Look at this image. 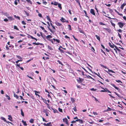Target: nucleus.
Listing matches in <instances>:
<instances>
[{"label": "nucleus", "mask_w": 126, "mask_h": 126, "mask_svg": "<svg viewBox=\"0 0 126 126\" xmlns=\"http://www.w3.org/2000/svg\"><path fill=\"white\" fill-rule=\"evenodd\" d=\"M26 1L28 3H29L30 4H32V2L30 0H26Z\"/></svg>", "instance_id": "cd10ccee"}, {"label": "nucleus", "mask_w": 126, "mask_h": 126, "mask_svg": "<svg viewBox=\"0 0 126 126\" xmlns=\"http://www.w3.org/2000/svg\"><path fill=\"white\" fill-rule=\"evenodd\" d=\"M14 96L15 97L16 99H18V96L15 93H14Z\"/></svg>", "instance_id": "5701e85b"}, {"label": "nucleus", "mask_w": 126, "mask_h": 126, "mask_svg": "<svg viewBox=\"0 0 126 126\" xmlns=\"http://www.w3.org/2000/svg\"><path fill=\"white\" fill-rule=\"evenodd\" d=\"M22 23L23 25H26V23L24 21H22L21 22Z\"/></svg>", "instance_id": "6e6d98bb"}, {"label": "nucleus", "mask_w": 126, "mask_h": 126, "mask_svg": "<svg viewBox=\"0 0 126 126\" xmlns=\"http://www.w3.org/2000/svg\"><path fill=\"white\" fill-rule=\"evenodd\" d=\"M6 49L7 50H9L10 49L9 48L8 46L7 45H6Z\"/></svg>", "instance_id": "79ce46f5"}, {"label": "nucleus", "mask_w": 126, "mask_h": 126, "mask_svg": "<svg viewBox=\"0 0 126 126\" xmlns=\"http://www.w3.org/2000/svg\"><path fill=\"white\" fill-rule=\"evenodd\" d=\"M46 17L47 19L50 22H51V20L49 16H47Z\"/></svg>", "instance_id": "a211bd4d"}, {"label": "nucleus", "mask_w": 126, "mask_h": 126, "mask_svg": "<svg viewBox=\"0 0 126 126\" xmlns=\"http://www.w3.org/2000/svg\"><path fill=\"white\" fill-rule=\"evenodd\" d=\"M16 57L20 60H22V57H21L19 55L16 56Z\"/></svg>", "instance_id": "72a5a7b5"}, {"label": "nucleus", "mask_w": 126, "mask_h": 126, "mask_svg": "<svg viewBox=\"0 0 126 126\" xmlns=\"http://www.w3.org/2000/svg\"><path fill=\"white\" fill-rule=\"evenodd\" d=\"M39 27L40 28H41L42 30H44L45 29H44V27H43L42 26H39Z\"/></svg>", "instance_id": "69168bd1"}, {"label": "nucleus", "mask_w": 126, "mask_h": 126, "mask_svg": "<svg viewBox=\"0 0 126 126\" xmlns=\"http://www.w3.org/2000/svg\"><path fill=\"white\" fill-rule=\"evenodd\" d=\"M73 38H74V39H75V40L76 41H77V42H78L79 41V40H78V39H77L75 37V36H74V35H73Z\"/></svg>", "instance_id": "3c124183"}, {"label": "nucleus", "mask_w": 126, "mask_h": 126, "mask_svg": "<svg viewBox=\"0 0 126 126\" xmlns=\"http://www.w3.org/2000/svg\"><path fill=\"white\" fill-rule=\"evenodd\" d=\"M106 92H108V93H111V92H110L109 90H108L106 88Z\"/></svg>", "instance_id": "a19ab883"}, {"label": "nucleus", "mask_w": 126, "mask_h": 126, "mask_svg": "<svg viewBox=\"0 0 126 126\" xmlns=\"http://www.w3.org/2000/svg\"><path fill=\"white\" fill-rule=\"evenodd\" d=\"M6 97L9 100H10L11 99L10 97L7 94L6 95Z\"/></svg>", "instance_id": "473e14b6"}, {"label": "nucleus", "mask_w": 126, "mask_h": 126, "mask_svg": "<svg viewBox=\"0 0 126 126\" xmlns=\"http://www.w3.org/2000/svg\"><path fill=\"white\" fill-rule=\"evenodd\" d=\"M46 104L47 105V108L49 109H50V106L49 104L47 103Z\"/></svg>", "instance_id": "c03bdc74"}, {"label": "nucleus", "mask_w": 126, "mask_h": 126, "mask_svg": "<svg viewBox=\"0 0 126 126\" xmlns=\"http://www.w3.org/2000/svg\"><path fill=\"white\" fill-rule=\"evenodd\" d=\"M100 65L103 68H105L107 69H108V71H109V72H110L112 73H115V72L114 71H113L112 70L108 69L107 66H104L101 64H100Z\"/></svg>", "instance_id": "f257e3e1"}, {"label": "nucleus", "mask_w": 126, "mask_h": 126, "mask_svg": "<svg viewBox=\"0 0 126 126\" xmlns=\"http://www.w3.org/2000/svg\"><path fill=\"white\" fill-rule=\"evenodd\" d=\"M94 74L95 75H97V76H98L99 77L101 78V79H103L101 77V76L99 75L100 74L99 73H98V74H97L96 73H94Z\"/></svg>", "instance_id": "412c9836"}, {"label": "nucleus", "mask_w": 126, "mask_h": 126, "mask_svg": "<svg viewBox=\"0 0 126 126\" xmlns=\"http://www.w3.org/2000/svg\"><path fill=\"white\" fill-rule=\"evenodd\" d=\"M59 3L56 1L54 2V5L55 6L57 5Z\"/></svg>", "instance_id": "58836bf2"}, {"label": "nucleus", "mask_w": 126, "mask_h": 126, "mask_svg": "<svg viewBox=\"0 0 126 126\" xmlns=\"http://www.w3.org/2000/svg\"><path fill=\"white\" fill-rule=\"evenodd\" d=\"M114 93L116 95H117L119 97H121L120 95L118 94L117 93H116V92H114Z\"/></svg>", "instance_id": "37998d69"}, {"label": "nucleus", "mask_w": 126, "mask_h": 126, "mask_svg": "<svg viewBox=\"0 0 126 126\" xmlns=\"http://www.w3.org/2000/svg\"><path fill=\"white\" fill-rule=\"evenodd\" d=\"M109 95L111 97L113 98H115L114 97L112 96L111 94H109Z\"/></svg>", "instance_id": "0e129e2a"}, {"label": "nucleus", "mask_w": 126, "mask_h": 126, "mask_svg": "<svg viewBox=\"0 0 126 126\" xmlns=\"http://www.w3.org/2000/svg\"><path fill=\"white\" fill-rule=\"evenodd\" d=\"M22 61V60H18L16 62V63L17 64L19 62Z\"/></svg>", "instance_id": "5fc2aeb1"}, {"label": "nucleus", "mask_w": 126, "mask_h": 126, "mask_svg": "<svg viewBox=\"0 0 126 126\" xmlns=\"http://www.w3.org/2000/svg\"><path fill=\"white\" fill-rule=\"evenodd\" d=\"M110 85L114 87L116 89L118 90V91L119 92H121V90L119 88H118L116 87L115 85L114 84H112V83H111L110 84Z\"/></svg>", "instance_id": "20e7f679"}, {"label": "nucleus", "mask_w": 126, "mask_h": 126, "mask_svg": "<svg viewBox=\"0 0 126 126\" xmlns=\"http://www.w3.org/2000/svg\"><path fill=\"white\" fill-rule=\"evenodd\" d=\"M87 77L88 78H89V79L90 78V79H94L91 77V76H90L89 75H88V76H87Z\"/></svg>", "instance_id": "4d7b16f0"}, {"label": "nucleus", "mask_w": 126, "mask_h": 126, "mask_svg": "<svg viewBox=\"0 0 126 126\" xmlns=\"http://www.w3.org/2000/svg\"><path fill=\"white\" fill-rule=\"evenodd\" d=\"M70 99L71 100V101L72 102V103L74 102H75V100L73 98L71 97Z\"/></svg>", "instance_id": "393cba45"}, {"label": "nucleus", "mask_w": 126, "mask_h": 126, "mask_svg": "<svg viewBox=\"0 0 126 126\" xmlns=\"http://www.w3.org/2000/svg\"><path fill=\"white\" fill-rule=\"evenodd\" d=\"M58 49L60 50V52L61 53H64V51L63 50L61 49L60 48H58Z\"/></svg>", "instance_id": "7c9ffc66"}, {"label": "nucleus", "mask_w": 126, "mask_h": 126, "mask_svg": "<svg viewBox=\"0 0 126 126\" xmlns=\"http://www.w3.org/2000/svg\"><path fill=\"white\" fill-rule=\"evenodd\" d=\"M91 49H92V50L93 51V52H94V51H95V50L94 49V48L93 47H92V46L91 47Z\"/></svg>", "instance_id": "e2e57ef3"}, {"label": "nucleus", "mask_w": 126, "mask_h": 126, "mask_svg": "<svg viewBox=\"0 0 126 126\" xmlns=\"http://www.w3.org/2000/svg\"><path fill=\"white\" fill-rule=\"evenodd\" d=\"M47 28H48V29H49V30L51 32L53 33H54V32L53 31H52L51 29L49 28V26H47Z\"/></svg>", "instance_id": "a878e982"}, {"label": "nucleus", "mask_w": 126, "mask_h": 126, "mask_svg": "<svg viewBox=\"0 0 126 126\" xmlns=\"http://www.w3.org/2000/svg\"><path fill=\"white\" fill-rule=\"evenodd\" d=\"M73 110H74L75 111H77V110L76 109V107L75 106L73 108Z\"/></svg>", "instance_id": "052dcab7"}, {"label": "nucleus", "mask_w": 126, "mask_h": 126, "mask_svg": "<svg viewBox=\"0 0 126 126\" xmlns=\"http://www.w3.org/2000/svg\"><path fill=\"white\" fill-rule=\"evenodd\" d=\"M14 29H15L16 30H19V29L17 28V27L16 26H14Z\"/></svg>", "instance_id": "e433bc0d"}, {"label": "nucleus", "mask_w": 126, "mask_h": 126, "mask_svg": "<svg viewBox=\"0 0 126 126\" xmlns=\"http://www.w3.org/2000/svg\"><path fill=\"white\" fill-rule=\"evenodd\" d=\"M43 102L45 103L46 104L47 103V100L46 99H43Z\"/></svg>", "instance_id": "864d4df0"}, {"label": "nucleus", "mask_w": 126, "mask_h": 126, "mask_svg": "<svg viewBox=\"0 0 126 126\" xmlns=\"http://www.w3.org/2000/svg\"><path fill=\"white\" fill-rule=\"evenodd\" d=\"M1 120H3L4 121H6V120L5 119V118L4 117H1Z\"/></svg>", "instance_id": "09e8293b"}, {"label": "nucleus", "mask_w": 126, "mask_h": 126, "mask_svg": "<svg viewBox=\"0 0 126 126\" xmlns=\"http://www.w3.org/2000/svg\"><path fill=\"white\" fill-rule=\"evenodd\" d=\"M63 122L65 123L67 125V126H69V123L68 121L66 118L63 119Z\"/></svg>", "instance_id": "7ed1b4c3"}, {"label": "nucleus", "mask_w": 126, "mask_h": 126, "mask_svg": "<svg viewBox=\"0 0 126 126\" xmlns=\"http://www.w3.org/2000/svg\"><path fill=\"white\" fill-rule=\"evenodd\" d=\"M95 36L96 37V38L99 41H100V37L97 35H95Z\"/></svg>", "instance_id": "aec40b11"}, {"label": "nucleus", "mask_w": 126, "mask_h": 126, "mask_svg": "<svg viewBox=\"0 0 126 126\" xmlns=\"http://www.w3.org/2000/svg\"><path fill=\"white\" fill-rule=\"evenodd\" d=\"M107 108L108 109L107 110V111H111L112 110V109L110 108L109 107H108Z\"/></svg>", "instance_id": "49530a36"}, {"label": "nucleus", "mask_w": 126, "mask_h": 126, "mask_svg": "<svg viewBox=\"0 0 126 126\" xmlns=\"http://www.w3.org/2000/svg\"><path fill=\"white\" fill-rule=\"evenodd\" d=\"M4 21L5 22H8V20L6 18L4 19Z\"/></svg>", "instance_id": "774afa93"}, {"label": "nucleus", "mask_w": 126, "mask_h": 126, "mask_svg": "<svg viewBox=\"0 0 126 126\" xmlns=\"http://www.w3.org/2000/svg\"><path fill=\"white\" fill-rule=\"evenodd\" d=\"M52 124L50 122L48 123L47 124V126H51V125H52Z\"/></svg>", "instance_id": "c9c22d12"}, {"label": "nucleus", "mask_w": 126, "mask_h": 126, "mask_svg": "<svg viewBox=\"0 0 126 126\" xmlns=\"http://www.w3.org/2000/svg\"><path fill=\"white\" fill-rule=\"evenodd\" d=\"M34 92H35V95H36V94H37V93H40V92H38L35 90L34 91Z\"/></svg>", "instance_id": "bf43d9fd"}, {"label": "nucleus", "mask_w": 126, "mask_h": 126, "mask_svg": "<svg viewBox=\"0 0 126 126\" xmlns=\"http://www.w3.org/2000/svg\"><path fill=\"white\" fill-rule=\"evenodd\" d=\"M7 17L9 19L11 20H13L14 19V18H13V17L11 16Z\"/></svg>", "instance_id": "4be33fe9"}, {"label": "nucleus", "mask_w": 126, "mask_h": 126, "mask_svg": "<svg viewBox=\"0 0 126 126\" xmlns=\"http://www.w3.org/2000/svg\"><path fill=\"white\" fill-rule=\"evenodd\" d=\"M116 82H118V83L121 82L122 83V82L121 81H120V80H116Z\"/></svg>", "instance_id": "13d9d810"}, {"label": "nucleus", "mask_w": 126, "mask_h": 126, "mask_svg": "<svg viewBox=\"0 0 126 126\" xmlns=\"http://www.w3.org/2000/svg\"><path fill=\"white\" fill-rule=\"evenodd\" d=\"M117 31L120 33H121L122 32V30L120 29H119L118 30H117Z\"/></svg>", "instance_id": "338daca9"}, {"label": "nucleus", "mask_w": 126, "mask_h": 126, "mask_svg": "<svg viewBox=\"0 0 126 126\" xmlns=\"http://www.w3.org/2000/svg\"><path fill=\"white\" fill-rule=\"evenodd\" d=\"M21 114L22 116H24V114L23 112L22 109H21Z\"/></svg>", "instance_id": "c85d7f7f"}, {"label": "nucleus", "mask_w": 126, "mask_h": 126, "mask_svg": "<svg viewBox=\"0 0 126 126\" xmlns=\"http://www.w3.org/2000/svg\"><path fill=\"white\" fill-rule=\"evenodd\" d=\"M68 26L69 27V30L71 31L72 29H71V25H68Z\"/></svg>", "instance_id": "603ef678"}, {"label": "nucleus", "mask_w": 126, "mask_h": 126, "mask_svg": "<svg viewBox=\"0 0 126 126\" xmlns=\"http://www.w3.org/2000/svg\"><path fill=\"white\" fill-rule=\"evenodd\" d=\"M126 5V3H123V4H122L121 5V6L120 7V8L122 9V10L124 8V7Z\"/></svg>", "instance_id": "1a4fd4ad"}, {"label": "nucleus", "mask_w": 126, "mask_h": 126, "mask_svg": "<svg viewBox=\"0 0 126 126\" xmlns=\"http://www.w3.org/2000/svg\"><path fill=\"white\" fill-rule=\"evenodd\" d=\"M78 122H79L80 124H82L83 123V121L81 119H79Z\"/></svg>", "instance_id": "bb28decb"}, {"label": "nucleus", "mask_w": 126, "mask_h": 126, "mask_svg": "<svg viewBox=\"0 0 126 126\" xmlns=\"http://www.w3.org/2000/svg\"><path fill=\"white\" fill-rule=\"evenodd\" d=\"M32 44H34V45H44L42 43H38V42L37 43L34 42L32 43Z\"/></svg>", "instance_id": "6e6552de"}, {"label": "nucleus", "mask_w": 126, "mask_h": 126, "mask_svg": "<svg viewBox=\"0 0 126 126\" xmlns=\"http://www.w3.org/2000/svg\"><path fill=\"white\" fill-rule=\"evenodd\" d=\"M106 90L104 89H103V90H101L100 92H106Z\"/></svg>", "instance_id": "680f3d73"}, {"label": "nucleus", "mask_w": 126, "mask_h": 126, "mask_svg": "<svg viewBox=\"0 0 126 126\" xmlns=\"http://www.w3.org/2000/svg\"><path fill=\"white\" fill-rule=\"evenodd\" d=\"M53 40H54V42L56 41L58 43H59L60 42V41L59 40L55 39V38H53Z\"/></svg>", "instance_id": "4468645a"}, {"label": "nucleus", "mask_w": 126, "mask_h": 126, "mask_svg": "<svg viewBox=\"0 0 126 126\" xmlns=\"http://www.w3.org/2000/svg\"><path fill=\"white\" fill-rule=\"evenodd\" d=\"M103 29H105L106 31H107L109 33H110L111 32V30L110 29L108 28H103Z\"/></svg>", "instance_id": "9b49d317"}, {"label": "nucleus", "mask_w": 126, "mask_h": 126, "mask_svg": "<svg viewBox=\"0 0 126 126\" xmlns=\"http://www.w3.org/2000/svg\"><path fill=\"white\" fill-rule=\"evenodd\" d=\"M34 120L32 119H31L29 121L31 123H33L34 122Z\"/></svg>", "instance_id": "c756f323"}, {"label": "nucleus", "mask_w": 126, "mask_h": 126, "mask_svg": "<svg viewBox=\"0 0 126 126\" xmlns=\"http://www.w3.org/2000/svg\"><path fill=\"white\" fill-rule=\"evenodd\" d=\"M90 90L91 91H95L97 90V89H94V88H92L90 89Z\"/></svg>", "instance_id": "4c0bfd02"}, {"label": "nucleus", "mask_w": 126, "mask_h": 126, "mask_svg": "<svg viewBox=\"0 0 126 126\" xmlns=\"http://www.w3.org/2000/svg\"><path fill=\"white\" fill-rule=\"evenodd\" d=\"M57 62H58L59 63V64H60L61 65H63V63L61 62V61H60L59 60H58L57 61Z\"/></svg>", "instance_id": "b1692460"}, {"label": "nucleus", "mask_w": 126, "mask_h": 126, "mask_svg": "<svg viewBox=\"0 0 126 126\" xmlns=\"http://www.w3.org/2000/svg\"><path fill=\"white\" fill-rule=\"evenodd\" d=\"M90 13L92 15L95 16V14L94 10L93 9H91L90 11Z\"/></svg>", "instance_id": "423d86ee"}, {"label": "nucleus", "mask_w": 126, "mask_h": 126, "mask_svg": "<svg viewBox=\"0 0 126 126\" xmlns=\"http://www.w3.org/2000/svg\"><path fill=\"white\" fill-rule=\"evenodd\" d=\"M55 24L57 26H61L62 25V24L61 23L57 21H56L55 22Z\"/></svg>", "instance_id": "9d476101"}, {"label": "nucleus", "mask_w": 126, "mask_h": 126, "mask_svg": "<svg viewBox=\"0 0 126 126\" xmlns=\"http://www.w3.org/2000/svg\"><path fill=\"white\" fill-rule=\"evenodd\" d=\"M79 79H77L78 82L79 83H82L84 80V79H81L80 78H79Z\"/></svg>", "instance_id": "39448f33"}, {"label": "nucleus", "mask_w": 126, "mask_h": 126, "mask_svg": "<svg viewBox=\"0 0 126 126\" xmlns=\"http://www.w3.org/2000/svg\"><path fill=\"white\" fill-rule=\"evenodd\" d=\"M79 31L81 33H82L83 34H85V32L82 30L79 27L78 28Z\"/></svg>", "instance_id": "0eeeda50"}, {"label": "nucleus", "mask_w": 126, "mask_h": 126, "mask_svg": "<svg viewBox=\"0 0 126 126\" xmlns=\"http://www.w3.org/2000/svg\"><path fill=\"white\" fill-rule=\"evenodd\" d=\"M58 7L59 8L60 10H61L62 9V5L61 4L59 3L58 5Z\"/></svg>", "instance_id": "ddd939ff"}, {"label": "nucleus", "mask_w": 126, "mask_h": 126, "mask_svg": "<svg viewBox=\"0 0 126 126\" xmlns=\"http://www.w3.org/2000/svg\"><path fill=\"white\" fill-rule=\"evenodd\" d=\"M38 16L40 17H43V16H42V14L40 13H39L38 14Z\"/></svg>", "instance_id": "8fccbe9b"}, {"label": "nucleus", "mask_w": 126, "mask_h": 126, "mask_svg": "<svg viewBox=\"0 0 126 126\" xmlns=\"http://www.w3.org/2000/svg\"><path fill=\"white\" fill-rule=\"evenodd\" d=\"M52 109L53 110V112L55 113H58V111L56 109H54L52 108Z\"/></svg>", "instance_id": "dca6fc26"}, {"label": "nucleus", "mask_w": 126, "mask_h": 126, "mask_svg": "<svg viewBox=\"0 0 126 126\" xmlns=\"http://www.w3.org/2000/svg\"><path fill=\"white\" fill-rule=\"evenodd\" d=\"M58 110L60 112H63V110L62 109L60 108H59L58 109Z\"/></svg>", "instance_id": "ea45409f"}, {"label": "nucleus", "mask_w": 126, "mask_h": 126, "mask_svg": "<svg viewBox=\"0 0 126 126\" xmlns=\"http://www.w3.org/2000/svg\"><path fill=\"white\" fill-rule=\"evenodd\" d=\"M118 25L120 28H122L125 24L121 22H118Z\"/></svg>", "instance_id": "f03ea898"}, {"label": "nucleus", "mask_w": 126, "mask_h": 126, "mask_svg": "<svg viewBox=\"0 0 126 126\" xmlns=\"http://www.w3.org/2000/svg\"><path fill=\"white\" fill-rule=\"evenodd\" d=\"M9 118H8V119L11 121H12V118L11 115H8Z\"/></svg>", "instance_id": "f8f14e48"}, {"label": "nucleus", "mask_w": 126, "mask_h": 126, "mask_svg": "<svg viewBox=\"0 0 126 126\" xmlns=\"http://www.w3.org/2000/svg\"><path fill=\"white\" fill-rule=\"evenodd\" d=\"M111 24V25L112 26H113L114 27V28H115V24H114L112 22H110Z\"/></svg>", "instance_id": "a18cd8bd"}, {"label": "nucleus", "mask_w": 126, "mask_h": 126, "mask_svg": "<svg viewBox=\"0 0 126 126\" xmlns=\"http://www.w3.org/2000/svg\"><path fill=\"white\" fill-rule=\"evenodd\" d=\"M52 37V36L50 35H48L46 36V38L47 39H48L49 38H51Z\"/></svg>", "instance_id": "6ab92c4d"}, {"label": "nucleus", "mask_w": 126, "mask_h": 126, "mask_svg": "<svg viewBox=\"0 0 126 126\" xmlns=\"http://www.w3.org/2000/svg\"><path fill=\"white\" fill-rule=\"evenodd\" d=\"M48 49L50 50H53V49L49 45L48 46Z\"/></svg>", "instance_id": "f704fd0d"}, {"label": "nucleus", "mask_w": 126, "mask_h": 126, "mask_svg": "<svg viewBox=\"0 0 126 126\" xmlns=\"http://www.w3.org/2000/svg\"><path fill=\"white\" fill-rule=\"evenodd\" d=\"M99 24L100 25H105L104 23H103L101 22H100L99 23Z\"/></svg>", "instance_id": "de8ad7c7"}, {"label": "nucleus", "mask_w": 126, "mask_h": 126, "mask_svg": "<svg viewBox=\"0 0 126 126\" xmlns=\"http://www.w3.org/2000/svg\"><path fill=\"white\" fill-rule=\"evenodd\" d=\"M24 12L25 13V14L28 16H29L30 15L29 13L25 10H24Z\"/></svg>", "instance_id": "2eb2a0df"}, {"label": "nucleus", "mask_w": 126, "mask_h": 126, "mask_svg": "<svg viewBox=\"0 0 126 126\" xmlns=\"http://www.w3.org/2000/svg\"><path fill=\"white\" fill-rule=\"evenodd\" d=\"M30 96L33 99H34L35 98H34V96H33L32 94H31L30 95Z\"/></svg>", "instance_id": "2f4dec72"}, {"label": "nucleus", "mask_w": 126, "mask_h": 126, "mask_svg": "<svg viewBox=\"0 0 126 126\" xmlns=\"http://www.w3.org/2000/svg\"><path fill=\"white\" fill-rule=\"evenodd\" d=\"M60 20L63 22H65V19L63 17H62L60 19Z\"/></svg>", "instance_id": "f3484780"}]
</instances>
